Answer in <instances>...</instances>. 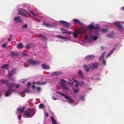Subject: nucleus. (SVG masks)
<instances>
[{
	"label": "nucleus",
	"mask_w": 124,
	"mask_h": 124,
	"mask_svg": "<svg viewBox=\"0 0 124 124\" xmlns=\"http://www.w3.org/2000/svg\"><path fill=\"white\" fill-rule=\"evenodd\" d=\"M36 112L34 108H29L24 111V114L27 118H31L35 115Z\"/></svg>",
	"instance_id": "nucleus-1"
},
{
	"label": "nucleus",
	"mask_w": 124,
	"mask_h": 124,
	"mask_svg": "<svg viewBox=\"0 0 124 124\" xmlns=\"http://www.w3.org/2000/svg\"><path fill=\"white\" fill-rule=\"evenodd\" d=\"M85 30L83 29H78L77 31V33H73V36L74 38H77L78 35L79 34L82 35L84 34Z\"/></svg>",
	"instance_id": "nucleus-2"
},
{
	"label": "nucleus",
	"mask_w": 124,
	"mask_h": 124,
	"mask_svg": "<svg viewBox=\"0 0 124 124\" xmlns=\"http://www.w3.org/2000/svg\"><path fill=\"white\" fill-rule=\"evenodd\" d=\"M6 85L9 88V89L5 94L6 96H7L9 95L12 92V84L9 83L6 84Z\"/></svg>",
	"instance_id": "nucleus-3"
},
{
	"label": "nucleus",
	"mask_w": 124,
	"mask_h": 124,
	"mask_svg": "<svg viewBox=\"0 0 124 124\" xmlns=\"http://www.w3.org/2000/svg\"><path fill=\"white\" fill-rule=\"evenodd\" d=\"M61 82V86L64 90H67L68 88L67 87L66 84L67 81L64 79H61L60 80Z\"/></svg>",
	"instance_id": "nucleus-4"
},
{
	"label": "nucleus",
	"mask_w": 124,
	"mask_h": 124,
	"mask_svg": "<svg viewBox=\"0 0 124 124\" xmlns=\"http://www.w3.org/2000/svg\"><path fill=\"white\" fill-rule=\"evenodd\" d=\"M99 64L97 62H95L93 63L90 64L89 67L93 69H95L99 67Z\"/></svg>",
	"instance_id": "nucleus-5"
},
{
	"label": "nucleus",
	"mask_w": 124,
	"mask_h": 124,
	"mask_svg": "<svg viewBox=\"0 0 124 124\" xmlns=\"http://www.w3.org/2000/svg\"><path fill=\"white\" fill-rule=\"evenodd\" d=\"M59 22L62 24L63 26L65 28H69L70 25V23L63 21L60 20L59 21Z\"/></svg>",
	"instance_id": "nucleus-6"
},
{
	"label": "nucleus",
	"mask_w": 124,
	"mask_h": 124,
	"mask_svg": "<svg viewBox=\"0 0 124 124\" xmlns=\"http://www.w3.org/2000/svg\"><path fill=\"white\" fill-rule=\"evenodd\" d=\"M27 62L32 65H38L41 63V62L39 61H34L30 59L28 60Z\"/></svg>",
	"instance_id": "nucleus-7"
},
{
	"label": "nucleus",
	"mask_w": 124,
	"mask_h": 124,
	"mask_svg": "<svg viewBox=\"0 0 124 124\" xmlns=\"http://www.w3.org/2000/svg\"><path fill=\"white\" fill-rule=\"evenodd\" d=\"M95 58V56L93 55H89L86 56L85 59L86 61H89V60L93 59Z\"/></svg>",
	"instance_id": "nucleus-8"
},
{
	"label": "nucleus",
	"mask_w": 124,
	"mask_h": 124,
	"mask_svg": "<svg viewBox=\"0 0 124 124\" xmlns=\"http://www.w3.org/2000/svg\"><path fill=\"white\" fill-rule=\"evenodd\" d=\"M62 31V33L63 34L66 35L67 34H71V32L70 31H67L66 29H65L63 28H61L60 29Z\"/></svg>",
	"instance_id": "nucleus-9"
},
{
	"label": "nucleus",
	"mask_w": 124,
	"mask_h": 124,
	"mask_svg": "<svg viewBox=\"0 0 124 124\" xmlns=\"http://www.w3.org/2000/svg\"><path fill=\"white\" fill-rule=\"evenodd\" d=\"M21 17L19 16H15L14 17V20L15 22H21L22 21V20L20 18Z\"/></svg>",
	"instance_id": "nucleus-10"
},
{
	"label": "nucleus",
	"mask_w": 124,
	"mask_h": 124,
	"mask_svg": "<svg viewBox=\"0 0 124 124\" xmlns=\"http://www.w3.org/2000/svg\"><path fill=\"white\" fill-rule=\"evenodd\" d=\"M64 98L65 99H68V102H69L71 103L73 102V100L72 98L66 95Z\"/></svg>",
	"instance_id": "nucleus-11"
},
{
	"label": "nucleus",
	"mask_w": 124,
	"mask_h": 124,
	"mask_svg": "<svg viewBox=\"0 0 124 124\" xmlns=\"http://www.w3.org/2000/svg\"><path fill=\"white\" fill-rule=\"evenodd\" d=\"M15 70L14 69H13L11 70L9 72L8 77L11 76L13 75L15 72Z\"/></svg>",
	"instance_id": "nucleus-12"
},
{
	"label": "nucleus",
	"mask_w": 124,
	"mask_h": 124,
	"mask_svg": "<svg viewBox=\"0 0 124 124\" xmlns=\"http://www.w3.org/2000/svg\"><path fill=\"white\" fill-rule=\"evenodd\" d=\"M73 21L74 24H78L81 25L82 23L81 22H80L79 20L77 19H73Z\"/></svg>",
	"instance_id": "nucleus-13"
},
{
	"label": "nucleus",
	"mask_w": 124,
	"mask_h": 124,
	"mask_svg": "<svg viewBox=\"0 0 124 124\" xmlns=\"http://www.w3.org/2000/svg\"><path fill=\"white\" fill-rule=\"evenodd\" d=\"M25 47L27 49H29L30 48H33V47L32 44H27L25 45Z\"/></svg>",
	"instance_id": "nucleus-14"
},
{
	"label": "nucleus",
	"mask_w": 124,
	"mask_h": 124,
	"mask_svg": "<svg viewBox=\"0 0 124 124\" xmlns=\"http://www.w3.org/2000/svg\"><path fill=\"white\" fill-rule=\"evenodd\" d=\"M51 118L52 122V124H57L56 121L52 116H51Z\"/></svg>",
	"instance_id": "nucleus-15"
},
{
	"label": "nucleus",
	"mask_w": 124,
	"mask_h": 124,
	"mask_svg": "<svg viewBox=\"0 0 124 124\" xmlns=\"http://www.w3.org/2000/svg\"><path fill=\"white\" fill-rule=\"evenodd\" d=\"M84 69L87 71L88 72L89 71L90 69L89 67L86 64H84Z\"/></svg>",
	"instance_id": "nucleus-16"
},
{
	"label": "nucleus",
	"mask_w": 124,
	"mask_h": 124,
	"mask_svg": "<svg viewBox=\"0 0 124 124\" xmlns=\"http://www.w3.org/2000/svg\"><path fill=\"white\" fill-rule=\"evenodd\" d=\"M42 68L44 69H49V67L47 65H46L45 64H43L42 65Z\"/></svg>",
	"instance_id": "nucleus-17"
},
{
	"label": "nucleus",
	"mask_w": 124,
	"mask_h": 124,
	"mask_svg": "<svg viewBox=\"0 0 124 124\" xmlns=\"http://www.w3.org/2000/svg\"><path fill=\"white\" fill-rule=\"evenodd\" d=\"M17 47L18 49H21L23 47V45L22 43H20L17 45Z\"/></svg>",
	"instance_id": "nucleus-18"
},
{
	"label": "nucleus",
	"mask_w": 124,
	"mask_h": 124,
	"mask_svg": "<svg viewBox=\"0 0 124 124\" xmlns=\"http://www.w3.org/2000/svg\"><path fill=\"white\" fill-rule=\"evenodd\" d=\"M17 110L20 112V113L21 114H22L24 111V108H18L17 109Z\"/></svg>",
	"instance_id": "nucleus-19"
},
{
	"label": "nucleus",
	"mask_w": 124,
	"mask_h": 124,
	"mask_svg": "<svg viewBox=\"0 0 124 124\" xmlns=\"http://www.w3.org/2000/svg\"><path fill=\"white\" fill-rule=\"evenodd\" d=\"M94 29L96 30H99L100 29V27L97 24H95L93 25Z\"/></svg>",
	"instance_id": "nucleus-20"
},
{
	"label": "nucleus",
	"mask_w": 124,
	"mask_h": 124,
	"mask_svg": "<svg viewBox=\"0 0 124 124\" xmlns=\"http://www.w3.org/2000/svg\"><path fill=\"white\" fill-rule=\"evenodd\" d=\"M115 25L117 26L118 27H119V29H123V27L121 26L119 24V22H117L115 24Z\"/></svg>",
	"instance_id": "nucleus-21"
},
{
	"label": "nucleus",
	"mask_w": 124,
	"mask_h": 124,
	"mask_svg": "<svg viewBox=\"0 0 124 124\" xmlns=\"http://www.w3.org/2000/svg\"><path fill=\"white\" fill-rule=\"evenodd\" d=\"M8 64H4L3 65L2 67V68H3L5 69H7L9 71V70L8 68Z\"/></svg>",
	"instance_id": "nucleus-22"
},
{
	"label": "nucleus",
	"mask_w": 124,
	"mask_h": 124,
	"mask_svg": "<svg viewBox=\"0 0 124 124\" xmlns=\"http://www.w3.org/2000/svg\"><path fill=\"white\" fill-rule=\"evenodd\" d=\"M10 55L13 57L14 56H17L18 55V54L14 52H12L10 53Z\"/></svg>",
	"instance_id": "nucleus-23"
},
{
	"label": "nucleus",
	"mask_w": 124,
	"mask_h": 124,
	"mask_svg": "<svg viewBox=\"0 0 124 124\" xmlns=\"http://www.w3.org/2000/svg\"><path fill=\"white\" fill-rule=\"evenodd\" d=\"M78 73L79 76L80 77L83 78L84 77V76L83 75L82 73L80 70H79L78 72Z\"/></svg>",
	"instance_id": "nucleus-24"
},
{
	"label": "nucleus",
	"mask_w": 124,
	"mask_h": 124,
	"mask_svg": "<svg viewBox=\"0 0 124 124\" xmlns=\"http://www.w3.org/2000/svg\"><path fill=\"white\" fill-rule=\"evenodd\" d=\"M43 25H44L48 27H52V26L51 25L45 23H43Z\"/></svg>",
	"instance_id": "nucleus-25"
},
{
	"label": "nucleus",
	"mask_w": 124,
	"mask_h": 124,
	"mask_svg": "<svg viewBox=\"0 0 124 124\" xmlns=\"http://www.w3.org/2000/svg\"><path fill=\"white\" fill-rule=\"evenodd\" d=\"M113 32L112 31L111 33L110 34H108L106 35V37L107 38H110L112 37L113 36Z\"/></svg>",
	"instance_id": "nucleus-26"
},
{
	"label": "nucleus",
	"mask_w": 124,
	"mask_h": 124,
	"mask_svg": "<svg viewBox=\"0 0 124 124\" xmlns=\"http://www.w3.org/2000/svg\"><path fill=\"white\" fill-rule=\"evenodd\" d=\"M57 37L59 39H66L67 38L65 37H63L61 35H57Z\"/></svg>",
	"instance_id": "nucleus-27"
},
{
	"label": "nucleus",
	"mask_w": 124,
	"mask_h": 124,
	"mask_svg": "<svg viewBox=\"0 0 124 124\" xmlns=\"http://www.w3.org/2000/svg\"><path fill=\"white\" fill-rule=\"evenodd\" d=\"M40 37H41V38L42 39H43L45 40H47V39L46 37L43 35L41 34L40 36Z\"/></svg>",
	"instance_id": "nucleus-28"
},
{
	"label": "nucleus",
	"mask_w": 124,
	"mask_h": 124,
	"mask_svg": "<svg viewBox=\"0 0 124 124\" xmlns=\"http://www.w3.org/2000/svg\"><path fill=\"white\" fill-rule=\"evenodd\" d=\"M56 93L59 95H62V96H64V97L66 95H65V94L62 93L60 92H56Z\"/></svg>",
	"instance_id": "nucleus-29"
},
{
	"label": "nucleus",
	"mask_w": 124,
	"mask_h": 124,
	"mask_svg": "<svg viewBox=\"0 0 124 124\" xmlns=\"http://www.w3.org/2000/svg\"><path fill=\"white\" fill-rule=\"evenodd\" d=\"M116 48L115 47H114L109 52L111 54L114 51L116 50Z\"/></svg>",
	"instance_id": "nucleus-30"
},
{
	"label": "nucleus",
	"mask_w": 124,
	"mask_h": 124,
	"mask_svg": "<svg viewBox=\"0 0 124 124\" xmlns=\"http://www.w3.org/2000/svg\"><path fill=\"white\" fill-rule=\"evenodd\" d=\"M101 31L103 33H104L108 31V30L107 29H101Z\"/></svg>",
	"instance_id": "nucleus-31"
},
{
	"label": "nucleus",
	"mask_w": 124,
	"mask_h": 124,
	"mask_svg": "<svg viewBox=\"0 0 124 124\" xmlns=\"http://www.w3.org/2000/svg\"><path fill=\"white\" fill-rule=\"evenodd\" d=\"M36 84L37 85H43L45 84H46V83H40L39 82H36Z\"/></svg>",
	"instance_id": "nucleus-32"
},
{
	"label": "nucleus",
	"mask_w": 124,
	"mask_h": 124,
	"mask_svg": "<svg viewBox=\"0 0 124 124\" xmlns=\"http://www.w3.org/2000/svg\"><path fill=\"white\" fill-rule=\"evenodd\" d=\"M88 28H87L88 29L92 30L94 29V28L93 25H88Z\"/></svg>",
	"instance_id": "nucleus-33"
},
{
	"label": "nucleus",
	"mask_w": 124,
	"mask_h": 124,
	"mask_svg": "<svg viewBox=\"0 0 124 124\" xmlns=\"http://www.w3.org/2000/svg\"><path fill=\"white\" fill-rule=\"evenodd\" d=\"M44 105L42 104H40L39 106V108H44Z\"/></svg>",
	"instance_id": "nucleus-34"
},
{
	"label": "nucleus",
	"mask_w": 124,
	"mask_h": 124,
	"mask_svg": "<svg viewBox=\"0 0 124 124\" xmlns=\"http://www.w3.org/2000/svg\"><path fill=\"white\" fill-rule=\"evenodd\" d=\"M59 72H51V74L50 75H56L58 74H59Z\"/></svg>",
	"instance_id": "nucleus-35"
},
{
	"label": "nucleus",
	"mask_w": 124,
	"mask_h": 124,
	"mask_svg": "<svg viewBox=\"0 0 124 124\" xmlns=\"http://www.w3.org/2000/svg\"><path fill=\"white\" fill-rule=\"evenodd\" d=\"M84 84V83L82 81L79 82V85L80 86H83Z\"/></svg>",
	"instance_id": "nucleus-36"
},
{
	"label": "nucleus",
	"mask_w": 124,
	"mask_h": 124,
	"mask_svg": "<svg viewBox=\"0 0 124 124\" xmlns=\"http://www.w3.org/2000/svg\"><path fill=\"white\" fill-rule=\"evenodd\" d=\"M29 10L30 11V12H31V14L33 15L35 17H36L37 16V15L35 14H34L31 11Z\"/></svg>",
	"instance_id": "nucleus-37"
},
{
	"label": "nucleus",
	"mask_w": 124,
	"mask_h": 124,
	"mask_svg": "<svg viewBox=\"0 0 124 124\" xmlns=\"http://www.w3.org/2000/svg\"><path fill=\"white\" fill-rule=\"evenodd\" d=\"M7 46V44H4L2 45V47L4 48H6Z\"/></svg>",
	"instance_id": "nucleus-38"
},
{
	"label": "nucleus",
	"mask_w": 124,
	"mask_h": 124,
	"mask_svg": "<svg viewBox=\"0 0 124 124\" xmlns=\"http://www.w3.org/2000/svg\"><path fill=\"white\" fill-rule=\"evenodd\" d=\"M102 62H103V64L104 65H106V61L104 59H103L102 60Z\"/></svg>",
	"instance_id": "nucleus-39"
},
{
	"label": "nucleus",
	"mask_w": 124,
	"mask_h": 124,
	"mask_svg": "<svg viewBox=\"0 0 124 124\" xmlns=\"http://www.w3.org/2000/svg\"><path fill=\"white\" fill-rule=\"evenodd\" d=\"M8 82V80H3L2 81V84H5V83H7Z\"/></svg>",
	"instance_id": "nucleus-40"
},
{
	"label": "nucleus",
	"mask_w": 124,
	"mask_h": 124,
	"mask_svg": "<svg viewBox=\"0 0 124 124\" xmlns=\"http://www.w3.org/2000/svg\"><path fill=\"white\" fill-rule=\"evenodd\" d=\"M80 99L82 101H84L85 100V97L84 96H83L80 98Z\"/></svg>",
	"instance_id": "nucleus-41"
},
{
	"label": "nucleus",
	"mask_w": 124,
	"mask_h": 124,
	"mask_svg": "<svg viewBox=\"0 0 124 124\" xmlns=\"http://www.w3.org/2000/svg\"><path fill=\"white\" fill-rule=\"evenodd\" d=\"M18 12H24V11H23V9L21 8H19L18 9Z\"/></svg>",
	"instance_id": "nucleus-42"
},
{
	"label": "nucleus",
	"mask_w": 124,
	"mask_h": 124,
	"mask_svg": "<svg viewBox=\"0 0 124 124\" xmlns=\"http://www.w3.org/2000/svg\"><path fill=\"white\" fill-rule=\"evenodd\" d=\"M73 91L74 93H77L79 91L78 89H76L74 90V91Z\"/></svg>",
	"instance_id": "nucleus-43"
},
{
	"label": "nucleus",
	"mask_w": 124,
	"mask_h": 124,
	"mask_svg": "<svg viewBox=\"0 0 124 124\" xmlns=\"http://www.w3.org/2000/svg\"><path fill=\"white\" fill-rule=\"evenodd\" d=\"M93 39L94 40H96L97 39V37L96 36H94Z\"/></svg>",
	"instance_id": "nucleus-44"
},
{
	"label": "nucleus",
	"mask_w": 124,
	"mask_h": 124,
	"mask_svg": "<svg viewBox=\"0 0 124 124\" xmlns=\"http://www.w3.org/2000/svg\"><path fill=\"white\" fill-rule=\"evenodd\" d=\"M79 85V83L78 82V83H76V84H75V87H76L77 88L78 87Z\"/></svg>",
	"instance_id": "nucleus-45"
},
{
	"label": "nucleus",
	"mask_w": 124,
	"mask_h": 124,
	"mask_svg": "<svg viewBox=\"0 0 124 124\" xmlns=\"http://www.w3.org/2000/svg\"><path fill=\"white\" fill-rule=\"evenodd\" d=\"M23 27L26 29H27V25L26 24H24V25L23 26Z\"/></svg>",
	"instance_id": "nucleus-46"
},
{
	"label": "nucleus",
	"mask_w": 124,
	"mask_h": 124,
	"mask_svg": "<svg viewBox=\"0 0 124 124\" xmlns=\"http://www.w3.org/2000/svg\"><path fill=\"white\" fill-rule=\"evenodd\" d=\"M22 15L25 16V17H27V15L25 14L23 12V13Z\"/></svg>",
	"instance_id": "nucleus-47"
},
{
	"label": "nucleus",
	"mask_w": 124,
	"mask_h": 124,
	"mask_svg": "<svg viewBox=\"0 0 124 124\" xmlns=\"http://www.w3.org/2000/svg\"><path fill=\"white\" fill-rule=\"evenodd\" d=\"M37 90L38 91H40L41 90V88L40 87H38L37 88Z\"/></svg>",
	"instance_id": "nucleus-48"
},
{
	"label": "nucleus",
	"mask_w": 124,
	"mask_h": 124,
	"mask_svg": "<svg viewBox=\"0 0 124 124\" xmlns=\"http://www.w3.org/2000/svg\"><path fill=\"white\" fill-rule=\"evenodd\" d=\"M84 38L85 40H87L88 39V37L87 36H84Z\"/></svg>",
	"instance_id": "nucleus-49"
},
{
	"label": "nucleus",
	"mask_w": 124,
	"mask_h": 124,
	"mask_svg": "<svg viewBox=\"0 0 124 124\" xmlns=\"http://www.w3.org/2000/svg\"><path fill=\"white\" fill-rule=\"evenodd\" d=\"M23 13V12H18V13L17 14L18 15H22Z\"/></svg>",
	"instance_id": "nucleus-50"
},
{
	"label": "nucleus",
	"mask_w": 124,
	"mask_h": 124,
	"mask_svg": "<svg viewBox=\"0 0 124 124\" xmlns=\"http://www.w3.org/2000/svg\"><path fill=\"white\" fill-rule=\"evenodd\" d=\"M31 84V83L30 82H28L27 86L28 87Z\"/></svg>",
	"instance_id": "nucleus-51"
},
{
	"label": "nucleus",
	"mask_w": 124,
	"mask_h": 124,
	"mask_svg": "<svg viewBox=\"0 0 124 124\" xmlns=\"http://www.w3.org/2000/svg\"><path fill=\"white\" fill-rule=\"evenodd\" d=\"M73 81L75 83H78V81L77 80L75 79H74L73 80Z\"/></svg>",
	"instance_id": "nucleus-52"
},
{
	"label": "nucleus",
	"mask_w": 124,
	"mask_h": 124,
	"mask_svg": "<svg viewBox=\"0 0 124 124\" xmlns=\"http://www.w3.org/2000/svg\"><path fill=\"white\" fill-rule=\"evenodd\" d=\"M34 85H33L32 86V88L33 89H34L35 88V86L34 85V83L33 82V83Z\"/></svg>",
	"instance_id": "nucleus-53"
},
{
	"label": "nucleus",
	"mask_w": 124,
	"mask_h": 124,
	"mask_svg": "<svg viewBox=\"0 0 124 124\" xmlns=\"http://www.w3.org/2000/svg\"><path fill=\"white\" fill-rule=\"evenodd\" d=\"M111 55V54L110 53H109V52L108 53V54L106 56V57H109V56H110Z\"/></svg>",
	"instance_id": "nucleus-54"
},
{
	"label": "nucleus",
	"mask_w": 124,
	"mask_h": 124,
	"mask_svg": "<svg viewBox=\"0 0 124 124\" xmlns=\"http://www.w3.org/2000/svg\"><path fill=\"white\" fill-rule=\"evenodd\" d=\"M104 48V46H102L101 47V50H103Z\"/></svg>",
	"instance_id": "nucleus-55"
},
{
	"label": "nucleus",
	"mask_w": 124,
	"mask_h": 124,
	"mask_svg": "<svg viewBox=\"0 0 124 124\" xmlns=\"http://www.w3.org/2000/svg\"><path fill=\"white\" fill-rule=\"evenodd\" d=\"M20 86V85H19L18 84L16 86V88H18Z\"/></svg>",
	"instance_id": "nucleus-56"
},
{
	"label": "nucleus",
	"mask_w": 124,
	"mask_h": 124,
	"mask_svg": "<svg viewBox=\"0 0 124 124\" xmlns=\"http://www.w3.org/2000/svg\"><path fill=\"white\" fill-rule=\"evenodd\" d=\"M52 98L54 100H56L57 98L54 96H53L52 97Z\"/></svg>",
	"instance_id": "nucleus-57"
},
{
	"label": "nucleus",
	"mask_w": 124,
	"mask_h": 124,
	"mask_svg": "<svg viewBox=\"0 0 124 124\" xmlns=\"http://www.w3.org/2000/svg\"><path fill=\"white\" fill-rule=\"evenodd\" d=\"M11 37H10L8 39V41H11Z\"/></svg>",
	"instance_id": "nucleus-58"
},
{
	"label": "nucleus",
	"mask_w": 124,
	"mask_h": 124,
	"mask_svg": "<svg viewBox=\"0 0 124 124\" xmlns=\"http://www.w3.org/2000/svg\"><path fill=\"white\" fill-rule=\"evenodd\" d=\"M105 54H106V52H103L102 53V55L104 56V55Z\"/></svg>",
	"instance_id": "nucleus-59"
},
{
	"label": "nucleus",
	"mask_w": 124,
	"mask_h": 124,
	"mask_svg": "<svg viewBox=\"0 0 124 124\" xmlns=\"http://www.w3.org/2000/svg\"><path fill=\"white\" fill-rule=\"evenodd\" d=\"M18 116L20 118L21 117V115H19Z\"/></svg>",
	"instance_id": "nucleus-60"
},
{
	"label": "nucleus",
	"mask_w": 124,
	"mask_h": 124,
	"mask_svg": "<svg viewBox=\"0 0 124 124\" xmlns=\"http://www.w3.org/2000/svg\"><path fill=\"white\" fill-rule=\"evenodd\" d=\"M46 116H48V113H46Z\"/></svg>",
	"instance_id": "nucleus-61"
},
{
	"label": "nucleus",
	"mask_w": 124,
	"mask_h": 124,
	"mask_svg": "<svg viewBox=\"0 0 124 124\" xmlns=\"http://www.w3.org/2000/svg\"><path fill=\"white\" fill-rule=\"evenodd\" d=\"M102 59V58H101V57H100L99 58V60H100V61Z\"/></svg>",
	"instance_id": "nucleus-62"
},
{
	"label": "nucleus",
	"mask_w": 124,
	"mask_h": 124,
	"mask_svg": "<svg viewBox=\"0 0 124 124\" xmlns=\"http://www.w3.org/2000/svg\"><path fill=\"white\" fill-rule=\"evenodd\" d=\"M23 66H24L25 67H28V66H26V65H24V64L23 65Z\"/></svg>",
	"instance_id": "nucleus-63"
},
{
	"label": "nucleus",
	"mask_w": 124,
	"mask_h": 124,
	"mask_svg": "<svg viewBox=\"0 0 124 124\" xmlns=\"http://www.w3.org/2000/svg\"><path fill=\"white\" fill-rule=\"evenodd\" d=\"M122 9H124V7H122Z\"/></svg>",
	"instance_id": "nucleus-64"
}]
</instances>
